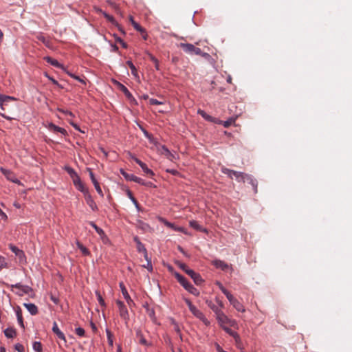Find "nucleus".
Instances as JSON below:
<instances>
[{
    "label": "nucleus",
    "instance_id": "412c9836",
    "mask_svg": "<svg viewBox=\"0 0 352 352\" xmlns=\"http://www.w3.org/2000/svg\"><path fill=\"white\" fill-rule=\"evenodd\" d=\"M180 47L185 52L192 54L195 46L190 43H180Z\"/></svg>",
    "mask_w": 352,
    "mask_h": 352
},
{
    "label": "nucleus",
    "instance_id": "4c0bfd02",
    "mask_svg": "<svg viewBox=\"0 0 352 352\" xmlns=\"http://www.w3.org/2000/svg\"><path fill=\"white\" fill-rule=\"evenodd\" d=\"M190 312L197 318H201V316L204 315V314L199 310L196 307L192 309Z\"/></svg>",
    "mask_w": 352,
    "mask_h": 352
},
{
    "label": "nucleus",
    "instance_id": "dca6fc26",
    "mask_svg": "<svg viewBox=\"0 0 352 352\" xmlns=\"http://www.w3.org/2000/svg\"><path fill=\"white\" fill-rule=\"evenodd\" d=\"M135 336H136V338L138 339V340L140 344H141L142 345H144V346H148L149 345L148 342H147V340L144 338V335H143V333H142L141 330L137 329L136 330V333H135Z\"/></svg>",
    "mask_w": 352,
    "mask_h": 352
},
{
    "label": "nucleus",
    "instance_id": "0e129e2a",
    "mask_svg": "<svg viewBox=\"0 0 352 352\" xmlns=\"http://www.w3.org/2000/svg\"><path fill=\"white\" fill-rule=\"evenodd\" d=\"M215 347L217 352H227L224 351L218 343H215Z\"/></svg>",
    "mask_w": 352,
    "mask_h": 352
},
{
    "label": "nucleus",
    "instance_id": "9b49d317",
    "mask_svg": "<svg viewBox=\"0 0 352 352\" xmlns=\"http://www.w3.org/2000/svg\"><path fill=\"white\" fill-rule=\"evenodd\" d=\"M120 287L121 289L122 293L124 298L126 300L127 304L129 305V307H131L133 305H134L133 300L130 297L123 283H120Z\"/></svg>",
    "mask_w": 352,
    "mask_h": 352
},
{
    "label": "nucleus",
    "instance_id": "de8ad7c7",
    "mask_svg": "<svg viewBox=\"0 0 352 352\" xmlns=\"http://www.w3.org/2000/svg\"><path fill=\"white\" fill-rule=\"evenodd\" d=\"M177 265L180 269H182L183 271H184L186 273V271L190 270V269H188L187 265L183 263L177 262Z\"/></svg>",
    "mask_w": 352,
    "mask_h": 352
},
{
    "label": "nucleus",
    "instance_id": "4468645a",
    "mask_svg": "<svg viewBox=\"0 0 352 352\" xmlns=\"http://www.w3.org/2000/svg\"><path fill=\"white\" fill-rule=\"evenodd\" d=\"M85 198L88 206L91 208L92 210L96 211L98 210V207L94 201L91 195L88 192L85 195Z\"/></svg>",
    "mask_w": 352,
    "mask_h": 352
},
{
    "label": "nucleus",
    "instance_id": "a211bd4d",
    "mask_svg": "<svg viewBox=\"0 0 352 352\" xmlns=\"http://www.w3.org/2000/svg\"><path fill=\"white\" fill-rule=\"evenodd\" d=\"M135 241L137 243V250L139 252H142L144 254V257L145 259H147V251L145 248L144 245L138 240L137 237L135 238Z\"/></svg>",
    "mask_w": 352,
    "mask_h": 352
},
{
    "label": "nucleus",
    "instance_id": "4be33fe9",
    "mask_svg": "<svg viewBox=\"0 0 352 352\" xmlns=\"http://www.w3.org/2000/svg\"><path fill=\"white\" fill-rule=\"evenodd\" d=\"M45 60H46L48 63L51 64L52 65L60 68L63 69V65L58 63V61L56 59H54L50 56H45L43 58Z\"/></svg>",
    "mask_w": 352,
    "mask_h": 352
},
{
    "label": "nucleus",
    "instance_id": "f704fd0d",
    "mask_svg": "<svg viewBox=\"0 0 352 352\" xmlns=\"http://www.w3.org/2000/svg\"><path fill=\"white\" fill-rule=\"evenodd\" d=\"M217 285L219 286V288L220 289V290L226 295V296L227 297V298L228 299L229 298V296H232L223 286L221 283H217Z\"/></svg>",
    "mask_w": 352,
    "mask_h": 352
},
{
    "label": "nucleus",
    "instance_id": "a19ab883",
    "mask_svg": "<svg viewBox=\"0 0 352 352\" xmlns=\"http://www.w3.org/2000/svg\"><path fill=\"white\" fill-rule=\"evenodd\" d=\"M132 25L137 31L140 32V33H145V30L142 28L137 22L133 21Z\"/></svg>",
    "mask_w": 352,
    "mask_h": 352
},
{
    "label": "nucleus",
    "instance_id": "6ab92c4d",
    "mask_svg": "<svg viewBox=\"0 0 352 352\" xmlns=\"http://www.w3.org/2000/svg\"><path fill=\"white\" fill-rule=\"evenodd\" d=\"M23 306L32 315H36L38 314V308L33 303H23Z\"/></svg>",
    "mask_w": 352,
    "mask_h": 352
},
{
    "label": "nucleus",
    "instance_id": "603ef678",
    "mask_svg": "<svg viewBox=\"0 0 352 352\" xmlns=\"http://www.w3.org/2000/svg\"><path fill=\"white\" fill-rule=\"evenodd\" d=\"M149 103L151 105H157V104H162V102H160V101H158L157 100H156L155 98H151L149 100Z\"/></svg>",
    "mask_w": 352,
    "mask_h": 352
},
{
    "label": "nucleus",
    "instance_id": "f257e3e1",
    "mask_svg": "<svg viewBox=\"0 0 352 352\" xmlns=\"http://www.w3.org/2000/svg\"><path fill=\"white\" fill-rule=\"evenodd\" d=\"M175 277L177 278V281L190 294L198 296L199 295V292L197 288H195L192 285H191L185 277L182 276L178 272L174 273Z\"/></svg>",
    "mask_w": 352,
    "mask_h": 352
},
{
    "label": "nucleus",
    "instance_id": "5fc2aeb1",
    "mask_svg": "<svg viewBox=\"0 0 352 352\" xmlns=\"http://www.w3.org/2000/svg\"><path fill=\"white\" fill-rule=\"evenodd\" d=\"M200 320H201L206 326H209L210 324V321L205 317L204 315L201 316V318H199Z\"/></svg>",
    "mask_w": 352,
    "mask_h": 352
},
{
    "label": "nucleus",
    "instance_id": "5701e85b",
    "mask_svg": "<svg viewBox=\"0 0 352 352\" xmlns=\"http://www.w3.org/2000/svg\"><path fill=\"white\" fill-rule=\"evenodd\" d=\"M49 129H50L51 131H53L54 132H59L64 135L67 134V133L65 129L58 126L53 123H50L49 124Z\"/></svg>",
    "mask_w": 352,
    "mask_h": 352
},
{
    "label": "nucleus",
    "instance_id": "f3484780",
    "mask_svg": "<svg viewBox=\"0 0 352 352\" xmlns=\"http://www.w3.org/2000/svg\"><path fill=\"white\" fill-rule=\"evenodd\" d=\"M52 331L57 336V337L65 341V337L64 333L59 329L58 324L56 322H54L53 327H52Z\"/></svg>",
    "mask_w": 352,
    "mask_h": 352
},
{
    "label": "nucleus",
    "instance_id": "b1692460",
    "mask_svg": "<svg viewBox=\"0 0 352 352\" xmlns=\"http://www.w3.org/2000/svg\"><path fill=\"white\" fill-rule=\"evenodd\" d=\"M223 329L230 336H232L234 338L235 341H240V337L236 332H234L228 327H223Z\"/></svg>",
    "mask_w": 352,
    "mask_h": 352
},
{
    "label": "nucleus",
    "instance_id": "c03bdc74",
    "mask_svg": "<svg viewBox=\"0 0 352 352\" xmlns=\"http://www.w3.org/2000/svg\"><path fill=\"white\" fill-rule=\"evenodd\" d=\"M151 60L153 62L155 65V67L157 70H159V62L156 58H155L152 54H148Z\"/></svg>",
    "mask_w": 352,
    "mask_h": 352
},
{
    "label": "nucleus",
    "instance_id": "ddd939ff",
    "mask_svg": "<svg viewBox=\"0 0 352 352\" xmlns=\"http://www.w3.org/2000/svg\"><path fill=\"white\" fill-rule=\"evenodd\" d=\"M217 320L219 324V325L223 328V327H226L225 324H228V322H230V318L223 313L219 314V316L217 317Z\"/></svg>",
    "mask_w": 352,
    "mask_h": 352
},
{
    "label": "nucleus",
    "instance_id": "13d9d810",
    "mask_svg": "<svg viewBox=\"0 0 352 352\" xmlns=\"http://www.w3.org/2000/svg\"><path fill=\"white\" fill-rule=\"evenodd\" d=\"M185 302L187 304L190 311H191L192 309H194L195 307V306H194L192 302H190V300H189L188 299H186L185 300Z\"/></svg>",
    "mask_w": 352,
    "mask_h": 352
},
{
    "label": "nucleus",
    "instance_id": "a18cd8bd",
    "mask_svg": "<svg viewBox=\"0 0 352 352\" xmlns=\"http://www.w3.org/2000/svg\"><path fill=\"white\" fill-rule=\"evenodd\" d=\"M75 332H76V333L78 336H80V337L84 336H85V331L84 329H82V328H81V327H78V328H76V329H75Z\"/></svg>",
    "mask_w": 352,
    "mask_h": 352
},
{
    "label": "nucleus",
    "instance_id": "338daca9",
    "mask_svg": "<svg viewBox=\"0 0 352 352\" xmlns=\"http://www.w3.org/2000/svg\"><path fill=\"white\" fill-rule=\"evenodd\" d=\"M228 324L230 325L231 327H235L236 325V322L234 320L230 319V322H228Z\"/></svg>",
    "mask_w": 352,
    "mask_h": 352
},
{
    "label": "nucleus",
    "instance_id": "774afa93",
    "mask_svg": "<svg viewBox=\"0 0 352 352\" xmlns=\"http://www.w3.org/2000/svg\"><path fill=\"white\" fill-rule=\"evenodd\" d=\"M94 10H96V12L97 13L102 14V15H103V12H104L102 9H100L98 7H94Z\"/></svg>",
    "mask_w": 352,
    "mask_h": 352
},
{
    "label": "nucleus",
    "instance_id": "49530a36",
    "mask_svg": "<svg viewBox=\"0 0 352 352\" xmlns=\"http://www.w3.org/2000/svg\"><path fill=\"white\" fill-rule=\"evenodd\" d=\"M146 260L147 261V265H143L142 267H145V268H147L148 271L152 272L153 271V266H152V264H151V259H149L147 257V259H146Z\"/></svg>",
    "mask_w": 352,
    "mask_h": 352
},
{
    "label": "nucleus",
    "instance_id": "052dcab7",
    "mask_svg": "<svg viewBox=\"0 0 352 352\" xmlns=\"http://www.w3.org/2000/svg\"><path fill=\"white\" fill-rule=\"evenodd\" d=\"M50 299L52 302H54L55 304H58L59 302V300L58 298H56V296H54V295H51L50 296Z\"/></svg>",
    "mask_w": 352,
    "mask_h": 352
},
{
    "label": "nucleus",
    "instance_id": "e433bc0d",
    "mask_svg": "<svg viewBox=\"0 0 352 352\" xmlns=\"http://www.w3.org/2000/svg\"><path fill=\"white\" fill-rule=\"evenodd\" d=\"M96 295L97 296V300L99 302V304L103 307H106V304H105V302L103 299V298L102 297L100 293L98 291L96 292Z\"/></svg>",
    "mask_w": 352,
    "mask_h": 352
},
{
    "label": "nucleus",
    "instance_id": "864d4df0",
    "mask_svg": "<svg viewBox=\"0 0 352 352\" xmlns=\"http://www.w3.org/2000/svg\"><path fill=\"white\" fill-rule=\"evenodd\" d=\"M91 225L93 226V228L96 230V231L98 233V234H102L103 233V230L98 228L94 223L91 222Z\"/></svg>",
    "mask_w": 352,
    "mask_h": 352
},
{
    "label": "nucleus",
    "instance_id": "f8f14e48",
    "mask_svg": "<svg viewBox=\"0 0 352 352\" xmlns=\"http://www.w3.org/2000/svg\"><path fill=\"white\" fill-rule=\"evenodd\" d=\"M15 100H16V98L14 97L0 94V107L1 110H5L4 106L7 105L8 102Z\"/></svg>",
    "mask_w": 352,
    "mask_h": 352
},
{
    "label": "nucleus",
    "instance_id": "ea45409f",
    "mask_svg": "<svg viewBox=\"0 0 352 352\" xmlns=\"http://www.w3.org/2000/svg\"><path fill=\"white\" fill-rule=\"evenodd\" d=\"M106 333H107V340H108V342L110 346H113V334L111 333V331L108 329H106Z\"/></svg>",
    "mask_w": 352,
    "mask_h": 352
},
{
    "label": "nucleus",
    "instance_id": "58836bf2",
    "mask_svg": "<svg viewBox=\"0 0 352 352\" xmlns=\"http://www.w3.org/2000/svg\"><path fill=\"white\" fill-rule=\"evenodd\" d=\"M33 349L36 352H42V344L40 342H34L32 345Z\"/></svg>",
    "mask_w": 352,
    "mask_h": 352
},
{
    "label": "nucleus",
    "instance_id": "393cba45",
    "mask_svg": "<svg viewBox=\"0 0 352 352\" xmlns=\"http://www.w3.org/2000/svg\"><path fill=\"white\" fill-rule=\"evenodd\" d=\"M213 264L217 268H221L223 270H226L229 267L228 265L226 263L221 260H215L213 262Z\"/></svg>",
    "mask_w": 352,
    "mask_h": 352
},
{
    "label": "nucleus",
    "instance_id": "6e6552de",
    "mask_svg": "<svg viewBox=\"0 0 352 352\" xmlns=\"http://www.w3.org/2000/svg\"><path fill=\"white\" fill-rule=\"evenodd\" d=\"M241 182L251 184L254 192H257L258 182L252 175L245 173Z\"/></svg>",
    "mask_w": 352,
    "mask_h": 352
},
{
    "label": "nucleus",
    "instance_id": "09e8293b",
    "mask_svg": "<svg viewBox=\"0 0 352 352\" xmlns=\"http://www.w3.org/2000/svg\"><path fill=\"white\" fill-rule=\"evenodd\" d=\"M67 74H69L72 78H74V79H76V80H78L79 82H82V83H83V84H85V81L83 79L80 78L79 76H76V75H75V74H74L69 73V72H68Z\"/></svg>",
    "mask_w": 352,
    "mask_h": 352
},
{
    "label": "nucleus",
    "instance_id": "680f3d73",
    "mask_svg": "<svg viewBox=\"0 0 352 352\" xmlns=\"http://www.w3.org/2000/svg\"><path fill=\"white\" fill-rule=\"evenodd\" d=\"M72 180H73V183H74V186L82 182L79 176L76 177L75 179H74Z\"/></svg>",
    "mask_w": 352,
    "mask_h": 352
},
{
    "label": "nucleus",
    "instance_id": "cd10ccee",
    "mask_svg": "<svg viewBox=\"0 0 352 352\" xmlns=\"http://www.w3.org/2000/svg\"><path fill=\"white\" fill-rule=\"evenodd\" d=\"M116 83H117L119 89L124 94V95L128 98H132V94H131V92L129 91V89L124 85H123L122 84H121L118 82H116Z\"/></svg>",
    "mask_w": 352,
    "mask_h": 352
},
{
    "label": "nucleus",
    "instance_id": "473e14b6",
    "mask_svg": "<svg viewBox=\"0 0 352 352\" xmlns=\"http://www.w3.org/2000/svg\"><path fill=\"white\" fill-rule=\"evenodd\" d=\"M103 16L111 24L115 25H118V23H117L116 21L115 20V19L112 16H111L109 14H107V12H103Z\"/></svg>",
    "mask_w": 352,
    "mask_h": 352
},
{
    "label": "nucleus",
    "instance_id": "e2e57ef3",
    "mask_svg": "<svg viewBox=\"0 0 352 352\" xmlns=\"http://www.w3.org/2000/svg\"><path fill=\"white\" fill-rule=\"evenodd\" d=\"M0 216L5 221H6L8 219V216L1 208H0Z\"/></svg>",
    "mask_w": 352,
    "mask_h": 352
},
{
    "label": "nucleus",
    "instance_id": "f03ea898",
    "mask_svg": "<svg viewBox=\"0 0 352 352\" xmlns=\"http://www.w3.org/2000/svg\"><path fill=\"white\" fill-rule=\"evenodd\" d=\"M12 292L19 296H23L24 294H28L32 291V289L28 285H24L21 283L9 285Z\"/></svg>",
    "mask_w": 352,
    "mask_h": 352
},
{
    "label": "nucleus",
    "instance_id": "7ed1b4c3",
    "mask_svg": "<svg viewBox=\"0 0 352 352\" xmlns=\"http://www.w3.org/2000/svg\"><path fill=\"white\" fill-rule=\"evenodd\" d=\"M116 305L118 307L120 316L127 323L129 320V315L126 305L120 300H116Z\"/></svg>",
    "mask_w": 352,
    "mask_h": 352
},
{
    "label": "nucleus",
    "instance_id": "bf43d9fd",
    "mask_svg": "<svg viewBox=\"0 0 352 352\" xmlns=\"http://www.w3.org/2000/svg\"><path fill=\"white\" fill-rule=\"evenodd\" d=\"M128 194V197H129V199L132 201L133 203H136V199L133 197V194L131 193V191H128L127 192Z\"/></svg>",
    "mask_w": 352,
    "mask_h": 352
},
{
    "label": "nucleus",
    "instance_id": "79ce46f5",
    "mask_svg": "<svg viewBox=\"0 0 352 352\" xmlns=\"http://www.w3.org/2000/svg\"><path fill=\"white\" fill-rule=\"evenodd\" d=\"M234 122H235L234 118H230L226 121L222 122V123H223V125L224 127L228 128L230 126H231L232 124H234Z\"/></svg>",
    "mask_w": 352,
    "mask_h": 352
},
{
    "label": "nucleus",
    "instance_id": "aec40b11",
    "mask_svg": "<svg viewBox=\"0 0 352 352\" xmlns=\"http://www.w3.org/2000/svg\"><path fill=\"white\" fill-rule=\"evenodd\" d=\"M17 321L20 327L23 329L25 328L24 323H23V319L22 316V311L19 307H17L15 309Z\"/></svg>",
    "mask_w": 352,
    "mask_h": 352
},
{
    "label": "nucleus",
    "instance_id": "bb28decb",
    "mask_svg": "<svg viewBox=\"0 0 352 352\" xmlns=\"http://www.w3.org/2000/svg\"><path fill=\"white\" fill-rule=\"evenodd\" d=\"M36 38L38 41L42 42L47 47L52 48V41L50 39L46 38L43 35H38Z\"/></svg>",
    "mask_w": 352,
    "mask_h": 352
},
{
    "label": "nucleus",
    "instance_id": "0eeeda50",
    "mask_svg": "<svg viewBox=\"0 0 352 352\" xmlns=\"http://www.w3.org/2000/svg\"><path fill=\"white\" fill-rule=\"evenodd\" d=\"M230 303L238 311L242 313L245 311L244 306L233 296H230L228 299Z\"/></svg>",
    "mask_w": 352,
    "mask_h": 352
},
{
    "label": "nucleus",
    "instance_id": "423d86ee",
    "mask_svg": "<svg viewBox=\"0 0 352 352\" xmlns=\"http://www.w3.org/2000/svg\"><path fill=\"white\" fill-rule=\"evenodd\" d=\"M132 159L142 168V170L147 176L152 177L154 175L153 170L149 169L145 163L134 156L132 157Z\"/></svg>",
    "mask_w": 352,
    "mask_h": 352
},
{
    "label": "nucleus",
    "instance_id": "8fccbe9b",
    "mask_svg": "<svg viewBox=\"0 0 352 352\" xmlns=\"http://www.w3.org/2000/svg\"><path fill=\"white\" fill-rule=\"evenodd\" d=\"M14 349L18 352H24V346L21 344H19V343L16 344L14 345Z\"/></svg>",
    "mask_w": 352,
    "mask_h": 352
},
{
    "label": "nucleus",
    "instance_id": "39448f33",
    "mask_svg": "<svg viewBox=\"0 0 352 352\" xmlns=\"http://www.w3.org/2000/svg\"><path fill=\"white\" fill-rule=\"evenodd\" d=\"M122 175L124 177V178L129 181L135 182L141 185H145V181L140 177H138L134 175L129 174L124 172L123 170H121Z\"/></svg>",
    "mask_w": 352,
    "mask_h": 352
},
{
    "label": "nucleus",
    "instance_id": "c756f323",
    "mask_svg": "<svg viewBox=\"0 0 352 352\" xmlns=\"http://www.w3.org/2000/svg\"><path fill=\"white\" fill-rule=\"evenodd\" d=\"M75 187L78 190L82 192L84 194V195L89 192L88 189L85 186V185H84V184L82 182H80V184H78L77 185L75 186Z\"/></svg>",
    "mask_w": 352,
    "mask_h": 352
},
{
    "label": "nucleus",
    "instance_id": "c85d7f7f",
    "mask_svg": "<svg viewBox=\"0 0 352 352\" xmlns=\"http://www.w3.org/2000/svg\"><path fill=\"white\" fill-rule=\"evenodd\" d=\"M189 224L190 227L193 228L194 229L201 231V232H206V230L204 229L196 221H190L189 222Z\"/></svg>",
    "mask_w": 352,
    "mask_h": 352
},
{
    "label": "nucleus",
    "instance_id": "a878e982",
    "mask_svg": "<svg viewBox=\"0 0 352 352\" xmlns=\"http://www.w3.org/2000/svg\"><path fill=\"white\" fill-rule=\"evenodd\" d=\"M4 334L8 338H12L16 336V331L13 327H9L5 329Z\"/></svg>",
    "mask_w": 352,
    "mask_h": 352
},
{
    "label": "nucleus",
    "instance_id": "20e7f679",
    "mask_svg": "<svg viewBox=\"0 0 352 352\" xmlns=\"http://www.w3.org/2000/svg\"><path fill=\"white\" fill-rule=\"evenodd\" d=\"M222 171L223 173L228 175L231 179H232L233 177H234L238 182L242 181V179L245 174L243 173L238 172L228 168H223Z\"/></svg>",
    "mask_w": 352,
    "mask_h": 352
},
{
    "label": "nucleus",
    "instance_id": "1a4fd4ad",
    "mask_svg": "<svg viewBox=\"0 0 352 352\" xmlns=\"http://www.w3.org/2000/svg\"><path fill=\"white\" fill-rule=\"evenodd\" d=\"M9 248L19 258L21 262L25 261V256L23 251L19 250L17 247L12 244L9 245Z\"/></svg>",
    "mask_w": 352,
    "mask_h": 352
},
{
    "label": "nucleus",
    "instance_id": "6e6d98bb",
    "mask_svg": "<svg viewBox=\"0 0 352 352\" xmlns=\"http://www.w3.org/2000/svg\"><path fill=\"white\" fill-rule=\"evenodd\" d=\"M192 54L202 55V51L200 48L195 47Z\"/></svg>",
    "mask_w": 352,
    "mask_h": 352
},
{
    "label": "nucleus",
    "instance_id": "4d7b16f0",
    "mask_svg": "<svg viewBox=\"0 0 352 352\" xmlns=\"http://www.w3.org/2000/svg\"><path fill=\"white\" fill-rule=\"evenodd\" d=\"M185 302L187 304L190 311H191L192 309H194L195 307V306H194L192 302H190V300H189L188 299H186L185 300Z\"/></svg>",
    "mask_w": 352,
    "mask_h": 352
},
{
    "label": "nucleus",
    "instance_id": "2f4dec72",
    "mask_svg": "<svg viewBox=\"0 0 352 352\" xmlns=\"http://www.w3.org/2000/svg\"><path fill=\"white\" fill-rule=\"evenodd\" d=\"M126 65L130 67V69L131 70V74L137 77L138 76V71L135 67V65L133 64V63L130 60H128L126 62Z\"/></svg>",
    "mask_w": 352,
    "mask_h": 352
},
{
    "label": "nucleus",
    "instance_id": "3c124183",
    "mask_svg": "<svg viewBox=\"0 0 352 352\" xmlns=\"http://www.w3.org/2000/svg\"><path fill=\"white\" fill-rule=\"evenodd\" d=\"M162 154L168 157V156L170 155V151L166 146H162Z\"/></svg>",
    "mask_w": 352,
    "mask_h": 352
},
{
    "label": "nucleus",
    "instance_id": "9d476101",
    "mask_svg": "<svg viewBox=\"0 0 352 352\" xmlns=\"http://www.w3.org/2000/svg\"><path fill=\"white\" fill-rule=\"evenodd\" d=\"M186 274L191 277L195 283L197 285H201L204 281L201 276L192 270L186 271Z\"/></svg>",
    "mask_w": 352,
    "mask_h": 352
},
{
    "label": "nucleus",
    "instance_id": "2eb2a0df",
    "mask_svg": "<svg viewBox=\"0 0 352 352\" xmlns=\"http://www.w3.org/2000/svg\"><path fill=\"white\" fill-rule=\"evenodd\" d=\"M90 178H91V180L97 191V192L101 196V197H103L104 195H103V192H102V190L100 186V184L98 183V182L96 180V179L94 177V173L90 171Z\"/></svg>",
    "mask_w": 352,
    "mask_h": 352
},
{
    "label": "nucleus",
    "instance_id": "72a5a7b5",
    "mask_svg": "<svg viewBox=\"0 0 352 352\" xmlns=\"http://www.w3.org/2000/svg\"><path fill=\"white\" fill-rule=\"evenodd\" d=\"M198 113L201 115L204 119L208 121H213V118L209 115H208L204 111L199 109Z\"/></svg>",
    "mask_w": 352,
    "mask_h": 352
},
{
    "label": "nucleus",
    "instance_id": "c9c22d12",
    "mask_svg": "<svg viewBox=\"0 0 352 352\" xmlns=\"http://www.w3.org/2000/svg\"><path fill=\"white\" fill-rule=\"evenodd\" d=\"M210 308L214 312L216 317L219 316V314L222 313V310L214 304H209Z\"/></svg>",
    "mask_w": 352,
    "mask_h": 352
},
{
    "label": "nucleus",
    "instance_id": "7c9ffc66",
    "mask_svg": "<svg viewBox=\"0 0 352 352\" xmlns=\"http://www.w3.org/2000/svg\"><path fill=\"white\" fill-rule=\"evenodd\" d=\"M77 247L80 250L83 255L87 256L90 254L89 250L80 242H77Z\"/></svg>",
    "mask_w": 352,
    "mask_h": 352
},
{
    "label": "nucleus",
    "instance_id": "37998d69",
    "mask_svg": "<svg viewBox=\"0 0 352 352\" xmlns=\"http://www.w3.org/2000/svg\"><path fill=\"white\" fill-rule=\"evenodd\" d=\"M8 267V263L6 261V258L0 256V270H2L3 268H7Z\"/></svg>",
    "mask_w": 352,
    "mask_h": 352
},
{
    "label": "nucleus",
    "instance_id": "69168bd1",
    "mask_svg": "<svg viewBox=\"0 0 352 352\" xmlns=\"http://www.w3.org/2000/svg\"><path fill=\"white\" fill-rule=\"evenodd\" d=\"M174 230H175V231L182 232H183V233H184V234H186V232L185 231V229H184V228H182V227H177V226H175Z\"/></svg>",
    "mask_w": 352,
    "mask_h": 352
}]
</instances>
